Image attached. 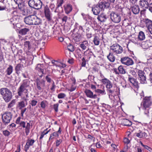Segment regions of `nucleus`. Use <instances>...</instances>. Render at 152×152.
<instances>
[{
  "label": "nucleus",
  "instance_id": "obj_51",
  "mask_svg": "<svg viewBox=\"0 0 152 152\" xmlns=\"http://www.w3.org/2000/svg\"><path fill=\"white\" fill-rule=\"evenodd\" d=\"M3 134L6 137H8L10 134V132L6 130L3 131Z\"/></svg>",
  "mask_w": 152,
  "mask_h": 152
},
{
  "label": "nucleus",
  "instance_id": "obj_57",
  "mask_svg": "<svg viewBox=\"0 0 152 152\" xmlns=\"http://www.w3.org/2000/svg\"><path fill=\"white\" fill-rule=\"evenodd\" d=\"M82 62L81 63V66L82 67H85L86 66V62L85 58L83 57L82 59Z\"/></svg>",
  "mask_w": 152,
  "mask_h": 152
},
{
  "label": "nucleus",
  "instance_id": "obj_45",
  "mask_svg": "<svg viewBox=\"0 0 152 152\" xmlns=\"http://www.w3.org/2000/svg\"><path fill=\"white\" fill-rule=\"evenodd\" d=\"M50 129H49L48 131L46 132H42L41 134V135L40 136V137H39V140H41L42 138L44 136L48 134V132H50Z\"/></svg>",
  "mask_w": 152,
  "mask_h": 152
},
{
  "label": "nucleus",
  "instance_id": "obj_26",
  "mask_svg": "<svg viewBox=\"0 0 152 152\" xmlns=\"http://www.w3.org/2000/svg\"><path fill=\"white\" fill-rule=\"evenodd\" d=\"M93 53L89 50H87L84 52V58L87 61L89 60L90 58L93 56Z\"/></svg>",
  "mask_w": 152,
  "mask_h": 152
},
{
  "label": "nucleus",
  "instance_id": "obj_9",
  "mask_svg": "<svg viewBox=\"0 0 152 152\" xmlns=\"http://www.w3.org/2000/svg\"><path fill=\"white\" fill-rule=\"evenodd\" d=\"M45 17L48 23H51L52 21L53 14L48 6L46 5L44 7Z\"/></svg>",
  "mask_w": 152,
  "mask_h": 152
},
{
  "label": "nucleus",
  "instance_id": "obj_6",
  "mask_svg": "<svg viewBox=\"0 0 152 152\" xmlns=\"http://www.w3.org/2000/svg\"><path fill=\"white\" fill-rule=\"evenodd\" d=\"M12 114L10 112H5L2 115V122L5 125H7L9 123L12 119Z\"/></svg>",
  "mask_w": 152,
  "mask_h": 152
},
{
  "label": "nucleus",
  "instance_id": "obj_62",
  "mask_svg": "<svg viewBox=\"0 0 152 152\" xmlns=\"http://www.w3.org/2000/svg\"><path fill=\"white\" fill-rule=\"evenodd\" d=\"M70 82L71 84H76V80L74 77H72L70 79Z\"/></svg>",
  "mask_w": 152,
  "mask_h": 152
},
{
  "label": "nucleus",
  "instance_id": "obj_64",
  "mask_svg": "<svg viewBox=\"0 0 152 152\" xmlns=\"http://www.w3.org/2000/svg\"><path fill=\"white\" fill-rule=\"evenodd\" d=\"M67 19V16L64 15L63 16V18H62V20L63 23L64 22L65 23H66V22Z\"/></svg>",
  "mask_w": 152,
  "mask_h": 152
},
{
  "label": "nucleus",
  "instance_id": "obj_4",
  "mask_svg": "<svg viewBox=\"0 0 152 152\" xmlns=\"http://www.w3.org/2000/svg\"><path fill=\"white\" fill-rule=\"evenodd\" d=\"M21 117H18L15 121V123L17 124H19V126L21 128H25V132L26 135H28L30 132V124L28 122L26 125V122L22 121H20Z\"/></svg>",
  "mask_w": 152,
  "mask_h": 152
},
{
  "label": "nucleus",
  "instance_id": "obj_15",
  "mask_svg": "<svg viewBox=\"0 0 152 152\" xmlns=\"http://www.w3.org/2000/svg\"><path fill=\"white\" fill-rule=\"evenodd\" d=\"M84 92L88 97L92 99H96L97 98V94H94L93 92L89 89H86Z\"/></svg>",
  "mask_w": 152,
  "mask_h": 152
},
{
  "label": "nucleus",
  "instance_id": "obj_28",
  "mask_svg": "<svg viewBox=\"0 0 152 152\" xmlns=\"http://www.w3.org/2000/svg\"><path fill=\"white\" fill-rule=\"evenodd\" d=\"M31 48L30 42L29 41H26L24 43V50L27 53L29 52V50Z\"/></svg>",
  "mask_w": 152,
  "mask_h": 152
},
{
  "label": "nucleus",
  "instance_id": "obj_11",
  "mask_svg": "<svg viewBox=\"0 0 152 152\" xmlns=\"http://www.w3.org/2000/svg\"><path fill=\"white\" fill-rule=\"evenodd\" d=\"M137 74L140 83L142 84L146 83H147L146 77L144 71L142 70H138Z\"/></svg>",
  "mask_w": 152,
  "mask_h": 152
},
{
  "label": "nucleus",
  "instance_id": "obj_53",
  "mask_svg": "<svg viewBox=\"0 0 152 152\" xmlns=\"http://www.w3.org/2000/svg\"><path fill=\"white\" fill-rule=\"evenodd\" d=\"M59 106V104L58 103L54 104L53 105V108L55 110V111L57 113L58 111V107Z\"/></svg>",
  "mask_w": 152,
  "mask_h": 152
},
{
  "label": "nucleus",
  "instance_id": "obj_55",
  "mask_svg": "<svg viewBox=\"0 0 152 152\" xmlns=\"http://www.w3.org/2000/svg\"><path fill=\"white\" fill-rule=\"evenodd\" d=\"M81 38L80 35H78L74 37V39L76 42H78L80 41Z\"/></svg>",
  "mask_w": 152,
  "mask_h": 152
},
{
  "label": "nucleus",
  "instance_id": "obj_12",
  "mask_svg": "<svg viewBox=\"0 0 152 152\" xmlns=\"http://www.w3.org/2000/svg\"><path fill=\"white\" fill-rule=\"evenodd\" d=\"M37 87L38 90L41 91H43V88L45 86V81L44 79L40 80L39 78L36 79Z\"/></svg>",
  "mask_w": 152,
  "mask_h": 152
},
{
  "label": "nucleus",
  "instance_id": "obj_13",
  "mask_svg": "<svg viewBox=\"0 0 152 152\" xmlns=\"http://www.w3.org/2000/svg\"><path fill=\"white\" fill-rule=\"evenodd\" d=\"M121 63L127 66L132 65L134 64V62L133 60L129 57H125L121 58L120 60Z\"/></svg>",
  "mask_w": 152,
  "mask_h": 152
},
{
  "label": "nucleus",
  "instance_id": "obj_25",
  "mask_svg": "<svg viewBox=\"0 0 152 152\" xmlns=\"http://www.w3.org/2000/svg\"><path fill=\"white\" fill-rule=\"evenodd\" d=\"M79 47L83 50H85L87 49L89 47V43L87 40H84L79 45Z\"/></svg>",
  "mask_w": 152,
  "mask_h": 152
},
{
  "label": "nucleus",
  "instance_id": "obj_17",
  "mask_svg": "<svg viewBox=\"0 0 152 152\" xmlns=\"http://www.w3.org/2000/svg\"><path fill=\"white\" fill-rule=\"evenodd\" d=\"M151 0H140L139 1V4L141 8L147 9L149 7V2Z\"/></svg>",
  "mask_w": 152,
  "mask_h": 152
},
{
  "label": "nucleus",
  "instance_id": "obj_19",
  "mask_svg": "<svg viewBox=\"0 0 152 152\" xmlns=\"http://www.w3.org/2000/svg\"><path fill=\"white\" fill-rule=\"evenodd\" d=\"M61 131H62L61 130V127H60L59 128L58 130L57 131L54 132L50 134L49 139V141H50L52 140L56 137H58L59 136L58 134H61Z\"/></svg>",
  "mask_w": 152,
  "mask_h": 152
},
{
  "label": "nucleus",
  "instance_id": "obj_52",
  "mask_svg": "<svg viewBox=\"0 0 152 152\" xmlns=\"http://www.w3.org/2000/svg\"><path fill=\"white\" fill-rule=\"evenodd\" d=\"M129 20L128 19H124L123 21L122 25L124 26H126L129 25Z\"/></svg>",
  "mask_w": 152,
  "mask_h": 152
},
{
  "label": "nucleus",
  "instance_id": "obj_61",
  "mask_svg": "<svg viewBox=\"0 0 152 152\" xmlns=\"http://www.w3.org/2000/svg\"><path fill=\"white\" fill-rule=\"evenodd\" d=\"M131 41L134 44H138L140 43L139 40H138L136 38H135L134 39H132L131 40Z\"/></svg>",
  "mask_w": 152,
  "mask_h": 152
},
{
  "label": "nucleus",
  "instance_id": "obj_20",
  "mask_svg": "<svg viewBox=\"0 0 152 152\" xmlns=\"http://www.w3.org/2000/svg\"><path fill=\"white\" fill-rule=\"evenodd\" d=\"M128 80L132 83V85L135 88L137 89L139 88V83L136 79L132 77H130L129 75L128 77Z\"/></svg>",
  "mask_w": 152,
  "mask_h": 152
},
{
  "label": "nucleus",
  "instance_id": "obj_21",
  "mask_svg": "<svg viewBox=\"0 0 152 152\" xmlns=\"http://www.w3.org/2000/svg\"><path fill=\"white\" fill-rule=\"evenodd\" d=\"M32 20V25H38L42 24L41 19L36 15H33Z\"/></svg>",
  "mask_w": 152,
  "mask_h": 152
},
{
  "label": "nucleus",
  "instance_id": "obj_3",
  "mask_svg": "<svg viewBox=\"0 0 152 152\" xmlns=\"http://www.w3.org/2000/svg\"><path fill=\"white\" fill-rule=\"evenodd\" d=\"M0 93L3 98L6 102H8L12 99V95L11 92L7 88H1L0 89Z\"/></svg>",
  "mask_w": 152,
  "mask_h": 152
},
{
  "label": "nucleus",
  "instance_id": "obj_18",
  "mask_svg": "<svg viewBox=\"0 0 152 152\" xmlns=\"http://www.w3.org/2000/svg\"><path fill=\"white\" fill-rule=\"evenodd\" d=\"M113 84L110 81L106 85L107 91L109 95L116 92L114 89H113Z\"/></svg>",
  "mask_w": 152,
  "mask_h": 152
},
{
  "label": "nucleus",
  "instance_id": "obj_58",
  "mask_svg": "<svg viewBox=\"0 0 152 152\" xmlns=\"http://www.w3.org/2000/svg\"><path fill=\"white\" fill-rule=\"evenodd\" d=\"M62 142V140L61 139L57 140L56 141V147H58Z\"/></svg>",
  "mask_w": 152,
  "mask_h": 152
},
{
  "label": "nucleus",
  "instance_id": "obj_43",
  "mask_svg": "<svg viewBox=\"0 0 152 152\" xmlns=\"http://www.w3.org/2000/svg\"><path fill=\"white\" fill-rule=\"evenodd\" d=\"M16 99H13L8 104L7 108L10 109L13 107L15 104Z\"/></svg>",
  "mask_w": 152,
  "mask_h": 152
},
{
  "label": "nucleus",
  "instance_id": "obj_33",
  "mask_svg": "<svg viewBox=\"0 0 152 152\" xmlns=\"http://www.w3.org/2000/svg\"><path fill=\"white\" fill-rule=\"evenodd\" d=\"M30 31V29L27 28H24L20 29L19 31V33L22 35L26 34L28 32Z\"/></svg>",
  "mask_w": 152,
  "mask_h": 152
},
{
  "label": "nucleus",
  "instance_id": "obj_30",
  "mask_svg": "<svg viewBox=\"0 0 152 152\" xmlns=\"http://www.w3.org/2000/svg\"><path fill=\"white\" fill-rule=\"evenodd\" d=\"M44 66L43 64H38L35 68L36 70L39 72L42 73L44 72Z\"/></svg>",
  "mask_w": 152,
  "mask_h": 152
},
{
  "label": "nucleus",
  "instance_id": "obj_38",
  "mask_svg": "<svg viewBox=\"0 0 152 152\" xmlns=\"http://www.w3.org/2000/svg\"><path fill=\"white\" fill-rule=\"evenodd\" d=\"M13 71V66L11 65H10L6 71L7 75H10L12 72Z\"/></svg>",
  "mask_w": 152,
  "mask_h": 152
},
{
  "label": "nucleus",
  "instance_id": "obj_32",
  "mask_svg": "<svg viewBox=\"0 0 152 152\" xmlns=\"http://www.w3.org/2000/svg\"><path fill=\"white\" fill-rule=\"evenodd\" d=\"M94 91L97 94V96H100L101 95H103L106 94V92L104 89V87H103V88L102 90L97 89L95 90Z\"/></svg>",
  "mask_w": 152,
  "mask_h": 152
},
{
  "label": "nucleus",
  "instance_id": "obj_49",
  "mask_svg": "<svg viewBox=\"0 0 152 152\" xmlns=\"http://www.w3.org/2000/svg\"><path fill=\"white\" fill-rule=\"evenodd\" d=\"M101 81L103 84H106V85L110 81L109 80L106 78L102 79Z\"/></svg>",
  "mask_w": 152,
  "mask_h": 152
},
{
  "label": "nucleus",
  "instance_id": "obj_46",
  "mask_svg": "<svg viewBox=\"0 0 152 152\" xmlns=\"http://www.w3.org/2000/svg\"><path fill=\"white\" fill-rule=\"evenodd\" d=\"M45 79L48 83H50L53 81L51 78L50 75H46L45 77Z\"/></svg>",
  "mask_w": 152,
  "mask_h": 152
},
{
  "label": "nucleus",
  "instance_id": "obj_1",
  "mask_svg": "<svg viewBox=\"0 0 152 152\" xmlns=\"http://www.w3.org/2000/svg\"><path fill=\"white\" fill-rule=\"evenodd\" d=\"M30 81L27 79L24 80L21 83L17 91L18 96L22 97L24 94L26 98L28 97V90L30 87Z\"/></svg>",
  "mask_w": 152,
  "mask_h": 152
},
{
  "label": "nucleus",
  "instance_id": "obj_36",
  "mask_svg": "<svg viewBox=\"0 0 152 152\" xmlns=\"http://www.w3.org/2000/svg\"><path fill=\"white\" fill-rule=\"evenodd\" d=\"M22 66L21 64H17L15 67V72L18 75H19L20 73V71H21Z\"/></svg>",
  "mask_w": 152,
  "mask_h": 152
},
{
  "label": "nucleus",
  "instance_id": "obj_8",
  "mask_svg": "<svg viewBox=\"0 0 152 152\" xmlns=\"http://www.w3.org/2000/svg\"><path fill=\"white\" fill-rule=\"evenodd\" d=\"M152 103V99L151 96H145L142 99V101L141 103L142 107L144 108H149L151 105Z\"/></svg>",
  "mask_w": 152,
  "mask_h": 152
},
{
  "label": "nucleus",
  "instance_id": "obj_27",
  "mask_svg": "<svg viewBox=\"0 0 152 152\" xmlns=\"http://www.w3.org/2000/svg\"><path fill=\"white\" fill-rule=\"evenodd\" d=\"M131 9L133 13L135 15L138 14L140 11L139 6L138 5H134L131 7Z\"/></svg>",
  "mask_w": 152,
  "mask_h": 152
},
{
  "label": "nucleus",
  "instance_id": "obj_63",
  "mask_svg": "<svg viewBox=\"0 0 152 152\" xmlns=\"http://www.w3.org/2000/svg\"><path fill=\"white\" fill-rule=\"evenodd\" d=\"M56 86L55 85V83L53 81V83L52 84V86L50 88V89L51 90V91H55V88L56 87Z\"/></svg>",
  "mask_w": 152,
  "mask_h": 152
},
{
  "label": "nucleus",
  "instance_id": "obj_39",
  "mask_svg": "<svg viewBox=\"0 0 152 152\" xmlns=\"http://www.w3.org/2000/svg\"><path fill=\"white\" fill-rule=\"evenodd\" d=\"M93 42L95 45H98L100 43V39L97 36H95L93 39Z\"/></svg>",
  "mask_w": 152,
  "mask_h": 152
},
{
  "label": "nucleus",
  "instance_id": "obj_34",
  "mask_svg": "<svg viewBox=\"0 0 152 152\" xmlns=\"http://www.w3.org/2000/svg\"><path fill=\"white\" fill-rule=\"evenodd\" d=\"M138 39L140 41H142L145 39V35L143 32L142 31H140L138 36Z\"/></svg>",
  "mask_w": 152,
  "mask_h": 152
},
{
  "label": "nucleus",
  "instance_id": "obj_50",
  "mask_svg": "<svg viewBox=\"0 0 152 152\" xmlns=\"http://www.w3.org/2000/svg\"><path fill=\"white\" fill-rule=\"evenodd\" d=\"M75 84H71V87L69 90L71 92H72L75 90L77 88V86L75 85Z\"/></svg>",
  "mask_w": 152,
  "mask_h": 152
},
{
  "label": "nucleus",
  "instance_id": "obj_42",
  "mask_svg": "<svg viewBox=\"0 0 152 152\" xmlns=\"http://www.w3.org/2000/svg\"><path fill=\"white\" fill-rule=\"evenodd\" d=\"M15 4H17L20 10H21L22 8V5L23 3L21 0H14Z\"/></svg>",
  "mask_w": 152,
  "mask_h": 152
},
{
  "label": "nucleus",
  "instance_id": "obj_24",
  "mask_svg": "<svg viewBox=\"0 0 152 152\" xmlns=\"http://www.w3.org/2000/svg\"><path fill=\"white\" fill-rule=\"evenodd\" d=\"M33 15H31L28 16L24 18V21L26 24L32 25Z\"/></svg>",
  "mask_w": 152,
  "mask_h": 152
},
{
  "label": "nucleus",
  "instance_id": "obj_48",
  "mask_svg": "<svg viewBox=\"0 0 152 152\" xmlns=\"http://www.w3.org/2000/svg\"><path fill=\"white\" fill-rule=\"evenodd\" d=\"M37 102L38 101L36 99H33L31 101V102H30L29 104L32 107H33L36 106L37 105Z\"/></svg>",
  "mask_w": 152,
  "mask_h": 152
},
{
  "label": "nucleus",
  "instance_id": "obj_29",
  "mask_svg": "<svg viewBox=\"0 0 152 152\" xmlns=\"http://www.w3.org/2000/svg\"><path fill=\"white\" fill-rule=\"evenodd\" d=\"M97 19L101 22H104L106 20L107 18L105 14L104 13H101L100 15H98Z\"/></svg>",
  "mask_w": 152,
  "mask_h": 152
},
{
  "label": "nucleus",
  "instance_id": "obj_59",
  "mask_svg": "<svg viewBox=\"0 0 152 152\" xmlns=\"http://www.w3.org/2000/svg\"><path fill=\"white\" fill-rule=\"evenodd\" d=\"M63 3L64 0H58L57 1V6L58 7H61Z\"/></svg>",
  "mask_w": 152,
  "mask_h": 152
},
{
  "label": "nucleus",
  "instance_id": "obj_40",
  "mask_svg": "<svg viewBox=\"0 0 152 152\" xmlns=\"http://www.w3.org/2000/svg\"><path fill=\"white\" fill-rule=\"evenodd\" d=\"M48 104L47 101L43 100L40 103V107L43 109H45Z\"/></svg>",
  "mask_w": 152,
  "mask_h": 152
},
{
  "label": "nucleus",
  "instance_id": "obj_47",
  "mask_svg": "<svg viewBox=\"0 0 152 152\" xmlns=\"http://www.w3.org/2000/svg\"><path fill=\"white\" fill-rule=\"evenodd\" d=\"M68 50L71 52H73L75 50L74 46L70 44H69L67 46Z\"/></svg>",
  "mask_w": 152,
  "mask_h": 152
},
{
  "label": "nucleus",
  "instance_id": "obj_56",
  "mask_svg": "<svg viewBox=\"0 0 152 152\" xmlns=\"http://www.w3.org/2000/svg\"><path fill=\"white\" fill-rule=\"evenodd\" d=\"M142 109L144 110V113L147 116H148L149 112V108H144V107H142Z\"/></svg>",
  "mask_w": 152,
  "mask_h": 152
},
{
  "label": "nucleus",
  "instance_id": "obj_54",
  "mask_svg": "<svg viewBox=\"0 0 152 152\" xmlns=\"http://www.w3.org/2000/svg\"><path fill=\"white\" fill-rule=\"evenodd\" d=\"M66 96V95L63 93H60L58 95V99H63Z\"/></svg>",
  "mask_w": 152,
  "mask_h": 152
},
{
  "label": "nucleus",
  "instance_id": "obj_44",
  "mask_svg": "<svg viewBox=\"0 0 152 152\" xmlns=\"http://www.w3.org/2000/svg\"><path fill=\"white\" fill-rule=\"evenodd\" d=\"M63 10L62 7H58L57 6L54 12L55 13L63 12Z\"/></svg>",
  "mask_w": 152,
  "mask_h": 152
},
{
  "label": "nucleus",
  "instance_id": "obj_35",
  "mask_svg": "<svg viewBox=\"0 0 152 152\" xmlns=\"http://www.w3.org/2000/svg\"><path fill=\"white\" fill-rule=\"evenodd\" d=\"M140 132L138 133H136V136L139 138H141L142 137H146L147 136V134L145 132H142L140 130L139 131Z\"/></svg>",
  "mask_w": 152,
  "mask_h": 152
},
{
  "label": "nucleus",
  "instance_id": "obj_16",
  "mask_svg": "<svg viewBox=\"0 0 152 152\" xmlns=\"http://www.w3.org/2000/svg\"><path fill=\"white\" fill-rule=\"evenodd\" d=\"M142 21L149 31L152 28V20L147 18H143Z\"/></svg>",
  "mask_w": 152,
  "mask_h": 152
},
{
  "label": "nucleus",
  "instance_id": "obj_7",
  "mask_svg": "<svg viewBox=\"0 0 152 152\" xmlns=\"http://www.w3.org/2000/svg\"><path fill=\"white\" fill-rule=\"evenodd\" d=\"M28 3L29 6L37 10L41 9L42 5L40 0H29Z\"/></svg>",
  "mask_w": 152,
  "mask_h": 152
},
{
  "label": "nucleus",
  "instance_id": "obj_10",
  "mask_svg": "<svg viewBox=\"0 0 152 152\" xmlns=\"http://www.w3.org/2000/svg\"><path fill=\"white\" fill-rule=\"evenodd\" d=\"M110 17L112 21L114 23H118L121 20L120 14L114 12L112 11L110 14Z\"/></svg>",
  "mask_w": 152,
  "mask_h": 152
},
{
  "label": "nucleus",
  "instance_id": "obj_23",
  "mask_svg": "<svg viewBox=\"0 0 152 152\" xmlns=\"http://www.w3.org/2000/svg\"><path fill=\"white\" fill-rule=\"evenodd\" d=\"M64 7L65 13L67 14H69L72 10V6L69 4L64 5Z\"/></svg>",
  "mask_w": 152,
  "mask_h": 152
},
{
  "label": "nucleus",
  "instance_id": "obj_37",
  "mask_svg": "<svg viewBox=\"0 0 152 152\" xmlns=\"http://www.w3.org/2000/svg\"><path fill=\"white\" fill-rule=\"evenodd\" d=\"M26 105L25 102L24 101H21L19 102L17 106V107H18L19 110L22 109L23 108H25Z\"/></svg>",
  "mask_w": 152,
  "mask_h": 152
},
{
  "label": "nucleus",
  "instance_id": "obj_22",
  "mask_svg": "<svg viewBox=\"0 0 152 152\" xmlns=\"http://www.w3.org/2000/svg\"><path fill=\"white\" fill-rule=\"evenodd\" d=\"M121 124L124 126H130L132 125V122L129 120L123 118L120 120Z\"/></svg>",
  "mask_w": 152,
  "mask_h": 152
},
{
  "label": "nucleus",
  "instance_id": "obj_5",
  "mask_svg": "<svg viewBox=\"0 0 152 152\" xmlns=\"http://www.w3.org/2000/svg\"><path fill=\"white\" fill-rule=\"evenodd\" d=\"M110 49L112 52L116 55L121 54L123 51L122 47L117 43L114 44L110 46Z\"/></svg>",
  "mask_w": 152,
  "mask_h": 152
},
{
  "label": "nucleus",
  "instance_id": "obj_60",
  "mask_svg": "<svg viewBox=\"0 0 152 152\" xmlns=\"http://www.w3.org/2000/svg\"><path fill=\"white\" fill-rule=\"evenodd\" d=\"M20 110L21 111V115L22 117H23L24 116V114L27 108L25 107L24 108L22 109H20Z\"/></svg>",
  "mask_w": 152,
  "mask_h": 152
},
{
  "label": "nucleus",
  "instance_id": "obj_14",
  "mask_svg": "<svg viewBox=\"0 0 152 152\" xmlns=\"http://www.w3.org/2000/svg\"><path fill=\"white\" fill-rule=\"evenodd\" d=\"M35 142V140H34L30 138H28L26 140V143L24 147L25 151L27 152L30 147L32 146Z\"/></svg>",
  "mask_w": 152,
  "mask_h": 152
},
{
  "label": "nucleus",
  "instance_id": "obj_2",
  "mask_svg": "<svg viewBox=\"0 0 152 152\" xmlns=\"http://www.w3.org/2000/svg\"><path fill=\"white\" fill-rule=\"evenodd\" d=\"M110 7V4L105 1H101L96 5L92 7V11L94 15H98L99 13L105 9L109 8Z\"/></svg>",
  "mask_w": 152,
  "mask_h": 152
},
{
  "label": "nucleus",
  "instance_id": "obj_41",
  "mask_svg": "<svg viewBox=\"0 0 152 152\" xmlns=\"http://www.w3.org/2000/svg\"><path fill=\"white\" fill-rule=\"evenodd\" d=\"M118 70L119 72V74H124L126 73V70L122 65H120L118 66Z\"/></svg>",
  "mask_w": 152,
  "mask_h": 152
},
{
  "label": "nucleus",
  "instance_id": "obj_31",
  "mask_svg": "<svg viewBox=\"0 0 152 152\" xmlns=\"http://www.w3.org/2000/svg\"><path fill=\"white\" fill-rule=\"evenodd\" d=\"M111 52L109 53L108 55L107 56V58L109 61L113 62H114L115 59V57Z\"/></svg>",
  "mask_w": 152,
  "mask_h": 152
}]
</instances>
